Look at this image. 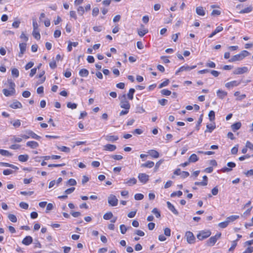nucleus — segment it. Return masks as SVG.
Returning a JSON list of instances; mask_svg holds the SVG:
<instances>
[{
    "mask_svg": "<svg viewBox=\"0 0 253 253\" xmlns=\"http://www.w3.org/2000/svg\"><path fill=\"white\" fill-rule=\"evenodd\" d=\"M119 99L121 100L120 105L122 108H124L125 109H130V105L126 99V94H123V95L119 96Z\"/></svg>",
    "mask_w": 253,
    "mask_h": 253,
    "instance_id": "f03ea898",
    "label": "nucleus"
},
{
    "mask_svg": "<svg viewBox=\"0 0 253 253\" xmlns=\"http://www.w3.org/2000/svg\"><path fill=\"white\" fill-rule=\"evenodd\" d=\"M152 212L155 214L157 218H159L161 216L160 212L158 211L157 208H154L152 211Z\"/></svg>",
    "mask_w": 253,
    "mask_h": 253,
    "instance_id": "864d4df0",
    "label": "nucleus"
},
{
    "mask_svg": "<svg viewBox=\"0 0 253 253\" xmlns=\"http://www.w3.org/2000/svg\"><path fill=\"white\" fill-rule=\"evenodd\" d=\"M137 180L135 178L132 177L129 179H126L124 182L125 184H127L129 186H132L136 183Z\"/></svg>",
    "mask_w": 253,
    "mask_h": 253,
    "instance_id": "dca6fc26",
    "label": "nucleus"
},
{
    "mask_svg": "<svg viewBox=\"0 0 253 253\" xmlns=\"http://www.w3.org/2000/svg\"><path fill=\"white\" fill-rule=\"evenodd\" d=\"M237 244V240L232 241L231 247L229 249V252L233 251L236 248Z\"/></svg>",
    "mask_w": 253,
    "mask_h": 253,
    "instance_id": "6e6d98bb",
    "label": "nucleus"
},
{
    "mask_svg": "<svg viewBox=\"0 0 253 253\" xmlns=\"http://www.w3.org/2000/svg\"><path fill=\"white\" fill-rule=\"evenodd\" d=\"M253 10V6H250L249 7H247L243 9H242L240 12L239 13L243 14V13H248L251 12Z\"/></svg>",
    "mask_w": 253,
    "mask_h": 253,
    "instance_id": "7c9ffc66",
    "label": "nucleus"
},
{
    "mask_svg": "<svg viewBox=\"0 0 253 253\" xmlns=\"http://www.w3.org/2000/svg\"><path fill=\"white\" fill-rule=\"evenodd\" d=\"M154 166V163L152 161H148L145 163L141 165V168H151Z\"/></svg>",
    "mask_w": 253,
    "mask_h": 253,
    "instance_id": "aec40b11",
    "label": "nucleus"
},
{
    "mask_svg": "<svg viewBox=\"0 0 253 253\" xmlns=\"http://www.w3.org/2000/svg\"><path fill=\"white\" fill-rule=\"evenodd\" d=\"M215 64L212 61H209L206 63V66L210 68H213L215 67Z\"/></svg>",
    "mask_w": 253,
    "mask_h": 253,
    "instance_id": "69168bd1",
    "label": "nucleus"
},
{
    "mask_svg": "<svg viewBox=\"0 0 253 253\" xmlns=\"http://www.w3.org/2000/svg\"><path fill=\"white\" fill-rule=\"evenodd\" d=\"M67 184L70 186H74L77 184V182L74 179L71 178L67 181Z\"/></svg>",
    "mask_w": 253,
    "mask_h": 253,
    "instance_id": "79ce46f5",
    "label": "nucleus"
},
{
    "mask_svg": "<svg viewBox=\"0 0 253 253\" xmlns=\"http://www.w3.org/2000/svg\"><path fill=\"white\" fill-rule=\"evenodd\" d=\"M11 74L13 77L18 78L19 75V72L17 69L13 68L11 70Z\"/></svg>",
    "mask_w": 253,
    "mask_h": 253,
    "instance_id": "58836bf2",
    "label": "nucleus"
},
{
    "mask_svg": "<svg viewBox=\"0 0 253 253\" xmlns=\"http://www.w3.org/2000/svg\"><path fill=\"white\" fill-rule=\"evenodd\" d=\"M33 35L34 37L37 40H40L41 38V35H40V32L38 30H33Z\"/></svg>",
    "mask_w": 253,
    "mask_h": 253,
    "instance_id": "c9c22d12",
    "label": "nucleus"
},
{
    "mask_svg": "<svg viewBox=\"0 0 253 253\" xmlns=\"http://www.w3.org/2000/svg\"><path fill=\"white\" fill-rule=\"evenodd\" d=\"M148 32V30L147 29H143L142 30H138V34L141 37H143Z\"/></svg>",
    "mask_w": 253,
    "mask_h": 253,
    "instance_id": "a18cd8bd",
    "label": "nucleus"
},
{
    "mask_svg": "<svg viewBox=\"0 0 253 253\" xmlns=\"http://www.w3.org/2000/svg\"><path fill=\"white\" fill-rule=\"evenodd\" d=\"M211 232L210 230L202 231L197 236L199 240H203L210 236Z\"/></svg>",
    "mask_w": 253,
    "mask_h": 253,
    "instance_id": "7ed1b4c3",
    "label": "nucleus"
},
{
    "mask_svg": "<svg viewBox=\"0 0 253 253\" xmlns=\"http://www.w3.org/2000/svg\"><path fill=\"white\" fill-rule=\"evenodd\" d=\"M250 54V53L247 50H243L239 54L234 55L232 58L229 59V62H233L237 61H241L245 57Z\"/></svg>",
    "mask_w": 253,
    "mask_h": 253,
    "instance_id": "f257e3e1",
    "label": "nucleus"
},
{
    "mask_svg": "<svg viewBox=\"0 0 253 253\" xmlns=\"http://www.w3.org/2000/svg\"><path fill=\"white\" fill-rule=\"evenodd\" d=\"M217 240H216V238L215 237L212 236L211 237L209 240L208 241V244L209 245H213L216 242Z\"/></svg>",
    "mask_w": 253,
    "mask_h": 253,
    "instance_id": "4c0bfd02",
    "label": "nucleus"
},
{
    "mask_svg": "<svg viewBox=\"0 0 253 253\" xmlns=\"http://www.w3.org/2000/svg\"><path fill=\"white\" fill-rule=\"evenodd\" d=\"M0 154L4 156H11L12 154L7 150L0 149Z\"/></svg>",
    "mask_w": 253,
    "mask_h": 253,
    "instance_id": "e433bc0d",
    "label": "nucleus"
},
{
    "mask_svg": "<svg viewBox=\"0 0 253 253\" xmlns=\"http://www.w3.org/2000/svg\"><path fill=\"white\" fill-rule=\"evenodd\" d=\"M217 96L220 99H223L227 95V92L221 89H218L217 91Z\"/></svg>",
    "mask_w": 253,
    "mask_h": 253,
    "instance_id": "a211bd4d",
    "label": "nucleus"
},
{
    "mask_svg": "<svg viewBox=\"0 0 253 253\" xmlns=\"http://www.w3.org/2000/svg\"><path fill=\"white\" fill-rule=\"evenodd\" d=\"M13 172V171L10 169H4L3 171V174L5 175H8L12 174Z\"/></svg>",
    "mask_w": 253,
    "mask_h": 253,
    "instance_id": "052dcab7",
    "label": "nucleus"
},
{
    "mask_svg": "<svg viewBox=\"0 0 253 253\" xmlns=\"http://www.w3.org/2000/svg\"><path fill=\"white\" fill-rule=\"evenodd\" d=\"M75 190V187H71V188H68L67 190H66L64 191V193L66 195L70 194H71L72 192H73Z\"/></svg>",
    "mask_w": 253,
    "mask_h": 253,
    "instance_id": "680f3d73",
    "label": "nucleus"
},
{
    "mask_svg": "<svg viewBox=\"0 0 253 253\" xmlns=\"http://www.w3.org/2000/svg\"><path fill=\"white\" fill-rule=\"evenodd\" d=\"M228 224L229 223L228 221L226 220L225 221L219 223L218 224V226L221 228H225L228 225Z\"/></svg>",
    "mask_w": 253,
    "mask_h": 253,
    "instance_id": "8fccbe9b",
    "label": "nucleus"
},
{
    "mask_svg": "<svg viewBox=\"0 0 253 253\" xmlns=\"http://www.w3.org/2000/svg\"><path fill=\"white\" fill-rule=\"evenodd\" d=\"M148 153L153 158H157L159 157V153L155 150H150Z\"/></svg>",
    "mask_w": 253,
    "mask_h": 253,
    "instance_id": "393cba45",
    "label": "nucleus"
},
{
    "mask_svg": "<svg viewBox=\"0 0 253 253\" xmlns=\"http://www.w3.org/2000/svg\"><path fill=\"white\" fill-rule=\"evenodd\" d=\"M8 83L9 84V87L11 90L12 93H15V83L12 81L11 80H8Z\"/></svg>",
    "mask_w": 253,
    "mask_h": 253,
    "instance_id": "a878e982",
    "label": "nucleus"
},
{
    "mask_svg": "<svg viewBox=\"0 0 253 253\" xmlns=\"http://www.w3.org/2000/svg\"><path fill=\"white\" fill-rule=\"evenodd\" d=\"M19 206L20 208L25 209V210L28 209V208L29 207L28 204L27 203H26L25 202H21V203H20Z\"/></svg>",
    "mask_w": 253,
    "mask_h": 253,
    "instance_id": "4d7b16f0",
    "label": "nucleus"
},
{
    "mask_svg": "<svg viewBox=\"0 0 253 253\" xmlns=\"http://www.w3.org/2000/svg\"><path fill=\"white\" fill-rule=\"evenodd\" d=\"M116 148V146L115 145L107 144L104 146V150L112 152L115 151Z\"/></svg>",
    "mask_w": 253,
    "mask_h": 253,
    "instance_id": "2eb2a0df",
    "label": "nucleus"
},
{
    "mask_svg": "<svg viewBox=\"0 0 253 253\" xmlns=\"http://www.w3.org/2000/svg\"><path fill=\"white\" fill-rule=\"evenodd\" d=\"M144 198V195L141 193H137L134 195V199L136 200H141Z\"/></svg>",
    "mask_w": 253,
    "mask_h": 253,
    "instance_id": "3c124183",
    "label": "nucleus"
},
{
    "mask_svg": "<svg viewBox=\"0 0 253 253\" xmlns=\"http://www.w3.org/2000/svg\"><path fill=\"white\" fill-rule=\"evenodd\" d=\"M110 157L116 160H121L123 158V156L120 155H111Z\"/></svg>",
    "mask_w": 253,
    "mask_h": 253,
    "instance_id": "bf43d9fd",
    "label": "nucleus"
},
{
    "mask_svg": "<svg viewBox=\"0 0 253 253\" xmlns=\"http://www.w3.org/2000/svg\"><path fill=\"white\" fill-rule=\"evenodd\" d=\"M189 66L188 65H184L179 68V69L176 72L175 74L178 75L179 72H183L184 71H189Z\"/></svg>",
    "mask_w": 253,
    "mask_h": 253,
    "instance_id": "c756f323",
    "label": "nucleus"
},
{
    "mask_svg": "<svg viewBox=\"0 0 253 253\" xmlns=\"http://www.w3.org/2000/svg\"><path fill=\"white\" fill-rule=\"evenodd\" d=\"M215 128V125H211L208 124L207 125V129L205 130V132H209L211 133Z\"/></svg>",
    "mask_w": 253,
    "mask_h": 253,
    "instance_id": "473e14b6",
    "label": "nucleus"
},
{
    "mask_svg": "<svg viewBox=\"0 0 253 253\" xmlns=\"http://www.w3.org/2000/svg\"><path fill=\"white\" fill-rule=\"evenodd\" d=\"M119 139L118 136L108 135L106 136V140L110 142H114Z\"/></svg>",
    "mask_w": 253,
    "mask_h": 253,
    "instance_id": "5701e85b",
    "label": "nucleus"
},
{
    "mask_svg": "<svg viewBox=\"0 0 253 253\" xmlns=\"http://www.w3.org/2000/svg\"><path fill=\"white\" fill-rule=\"evenodd\" d=\"M15 128H18L21 126V122L19 120H16L13 122H11Z\"/></svg>",
    "mask_w": 253,
    "mask_h": 253,
    "instance_id": "09e8293b",
    "label": "nucleus"
},
{
    "mask_svg": "<svg viewBox=\"0 0 253 253\" xmlns=\"http://www.w3.org/2000/svg\"><path fill=\"white\" fill-rule=\"evenodd\" d=\"M19 47L20 51L18 55L20 57H21L26 51V44L25 43H21L19 44Z\"/></svg>",
    "mask_w": 253,
    "mask_h": 253,
    "instance_id": "4468645a",
    "label": "nucleus"
},
{
    "mask_svg": "<svg viewBox=\"0 0 253 253\" xmlns=\"http://www.w3.org/2000/svg\"><path fill=\"white\" fill-rule=\"evenodd\" d=\"M108 202L110 206L112 207H115L117 206L118 203V200L116 198V196L113 194H111L108 197Z\"/></svg>",
    "mask_w": 253,
    "mask_h": 253,
    "instance_id": "20e7f679",
    "label": "nucleus"
},
{
    "mask_svg": "<svg viewBox=\"0 0 253 253\" xmlns=\"http://www.w3.org/2000/svg\"><path fill=\"white\" fill-rule=\"evenodd\" d=\"M26 146L30 147L32 149H35L39 147V144L36 141H31L27 142Z\"/></svg>",
    "mask_w": 253,
    "mask_h": 253,
    "instance_id": "f3484780",
    "label": "nucleus"
},
{
    "mask_svg": "<svg viewBox=\"0 0 253 253\" xmlns=\"http://www.w3.org/2000/svg\"><path fill=\"white\" fill-rule=\"evenodd\" d=\"M169 83V79H167L165 81L163 82L161 84H160L159 85V88H161L163 87L167 86Z\"/></svg>",
    "mask_w": 253,
    "mask_h": 253,
    "instance_id": "49530a36",
    "label": "nucleus"
},
{
    "mask_svg": "<svg viewBox=\"0 0 253 253\" xmlns=\"http://www.w3.org/2000/svg\"><path fill=\"white\" fill-rule=\"evenodd\" d=\"M248 71V68L247 67H238L233 71V74L234 75H240L247 73Z\"/></svg>",
    "mask_w": 253,
    "mask_h": 253,
    "instance_id": "0eeeda50",
    "label": "nucleus"
},
{
    "mask_svg": "<svg viewBox=\"0 0 253 253\" xmlns=\"http://www.w3.org/2000/svg\"><path fill=\"white\" fill-rule=\"evenodd\" d=\"M138 178L140 182L145 184L149 180V175L144 173H141L138 174Z\"/></svg>",
    "mask_w": 253,
    "mask_h": 253,
    "instance_id": "6e6552de",
    "label": "nucleus"
},
{
    "mask_svg": "<svg viewBox=\"0 0 253 253\" xmlns=\"http://www.w3.org/2000/svg\"><path fill=\"white\" fill-rule=\"evenodd\" d=\"M67 106L69 108H71L72 109H76L77 107V104L75 103L68 102L67 104Z\"/></svg>",
    "mask_w": 253,
    "mask_h": 253,
    "instance_id": "37998d69",
    "label": "nucleus"
},
{
    "mask_svg": "<svg viewBox=\"0 0 253 253\" xmlns=\"http://www.w3.org/2000/svg\"><path fill=\"white\" fill-rule=\"evenodd\" d=\"M8 219L12 222H16L17 221L16 216L12 214H9L8 216Z\"/></svg>",
    "mask_w": 253,
    "mask_h": 253,
    "instance_id": "c03bdc74",
    "label": "nucleus"
},
{
    "mask_svg": "<svg viewBox=\"0 0 253 253\" xmlns=\"http://www.w3.org/2000/svg\"><path fill=\"white\" fill-rule=\"evenodd\" d=\"M239 218V215H234L228 216L226 218V220L228 221V223L231 222H233L236 219Z\"/></svg>",
    "mask_w": 253,
    "mask_h": 253,
    "instance_id": "cd10ccee",
    "label": "nucleus"
},
{
    "mask_svg": "<svg viewBox=\"0 0 253 253\" xmlns=\"http://www.w3.org/2000/svg\"><path fill=\"white\" fill-rule=\"evenodd\" d=\"M185 236L186 237L187 241L189 244H193L195 241V237L192 232L187 231L186 233Z\"/></svg>",
    "mask_w": 253,
    "mask_h": 253,
    "instance_id": "39448f33",
    "label": "nucleus"
},
{
    "mask_svg": "<svg viewBox=\"0 0 253 253\" xmlns=\"http://www.w3.org/2000/svg\"><path fill=\"white\" fill-rule=\"evenodd\" d=\"M182 195V192L181 191H178L177 192H174L170 194L171 197H174L175 196L180 197Z\"/></svg>",
    "mask_w": 253,
    "mask_h": 253,
    "instance_id": "5fc2aeb1",
    "label": "nucleus"
},
{
    "mask_svg": "<svg viewBox=\"0 0 253 253\" xmlns=\"http://www.w3.org/2000/svg\"><path fill=\"white\" fill-rule=\"evenodd\" d=\"M168 100L166 99H161L159 100V103L160 104H161L162 106H165L168 103Z\"/></svg>",
    "mask_w": 253,
    "mask_h": 253,
    "instance_id": "338daca9",
    "label": "nucleus"
},
{
    "mask_svg": "<svg viewBox=\"0 0 253 253\" xmlns=\"http://www.w3.org/2000/svg\"><path fill=\"white\" fill-rule=\"evenodd\" d=\"M33 242V238L30 236L25 237L22 241L23 244L28 246Z\"/></svg>",
    "mask_w": 253,
    "mask_h": 253,
    "instance_id": "9d476101",
    "label": "nucleus"
},
{
    "mask_svg": "<svg viewBox=\"0 0 253 253\" xmlns=\"http://www.w3.org/2000/svg\"><path fill=\"white\" fill-rule=\"evenodd\" d=\"M209 119L211 121H212L215 119V113L213 111H211L209 113Z\"/></svg>",
    "mask_w": 253,
    "mask_h": 253,
    "instance_id": "de8ad7c7",
    "label": "nucleus"
},
{
    "mask_svg": "<svg viewBox=\"0 0 253 253\" xmlns=\"http://www.w3.org/2000/svg\"><path fill=\"white\" fill-rule=\"evenodd\" d=\"M77 11L79 14L83 15L84 12V8L83 6H80L78 8Z\"/></svg>",
    "mask_w": 253,
    "mask_h": 253,
    "instance_id": "0e129e2a",
    "label": "nucleus"
},
{
    "mask_svg": "<svg viewBox=\"0 0 253 253\" xmlns=\"http://www.w3.org/2000/svg\"><path fill=\"white\" fill-rule=\"evenodd\" d=\"M227 166L229 167V168H227V167H224L223 168H222L221 169V171L222 172H229L230 171L232 170V169L231 168H235L236 167V164L234 162H228L227 164Z\"/></svg>",
    "mask_w": 253,
    "mask_h": 253,
    "instance_id": "423d86ee",
    "label": "nucleus"
},
{
    "mask_svg": "<svg viewBox=\"0 0 253 253\" xmlns=\"http://www.w3.org/2000/svg\"><path fill=\"white\" fill-rule=\"evenodd\" d=\"M161 93L163 95L169 96L171 94V92L167 89H163L161 91Z\"/></svg>",
    "mask_w": 253,
    "mask_h": 253,
    "instance_id": "a19ab883",
    "label": "nucleus"
},
{
    "mask_svg": "<svg viewBox=\"0 0 253 253\" xmlns=\"http://www.w3.org/2000/svg\"><path fill=\"white\" fill-rule=\"evenodd\" d=\"M79 43L78 42H71L70 41H69L68 42V45L67 47V50L68 52L71 51L72 50V46L76 47L78 46Z\"/></svg>",
    "mask_w": 253,
    "mask_h": 253,
    "instance_id": "412c9836",
    "label": "nucleus"
},
{
    "mask_svg": "<svg viewBox=\"0 0 253 253\" xmlns=\"http://www.w3.org/2000/svg\"><path fill=\"white\" fill-rule=\"evenodd\" d=\"M26 133L32 138L35 139L36 140H39L41 138V137L38 135L34 132L31 130H28L26 131Z\"/></svg>",
    "mask_w": 253,
    "mask_h": 253,
    "instance_id": "9b49d317",
    "label": "nucleus"
},
{
    "mask_svg": "<svg viewBox=\"0 0 253 253\" xmlns=\"http://www.w3.org/2000/svg\"><path fill=\"white\" fill-rule=\"evenodd\" d=\"M198 160H199V158L197 157V156L195 154H193L189 157L188 161H189V162L195 163V162L198 161Z\"/></svg>",
    "mask_w": 253,
    "mask_h": 253,
    "instance_id": "c85d7f7f",
    "label": "nucleus"
},
{
    "mask_svg": "<svg viewBox=\"0 0 253 253\" xmlns=\"http://www.w3.org/2000/svg\"><path fill=\"white\" fill-rule=\"evenodd\" d=\"M253 252V247L247 248L243 253H252Z\"/></svg>",
    "mask_w": 253,
    "mask_h": 253,
    "instance_id": "774afa93",
    "label": "nucleus"
},
{
    "mask_svg": "<svg viewBox=\"0 0 253 253\" xmlns=\"http://www.w3.org/2000/svg\"><path fill=\"white\" fill-rule=\"evenodd\" d=\"M196 13L200 16H204L205 15V12L204 8L202 6H199L196 7Z\"/></svg>",
    "mask_w": 253,
    "mask_h": 253,
    "instance_id": "4be33fe9",
    "label": "nucleus"
},
{
    "mask_svg": "<svg viewBox=\"0 0 253 253\" xmlns=\"http://www.w3.org/2000/svg\"><path fill=\"white\" fill-rule=\"evenodd\" d=\"M238 151V145H237L233 147L231 149V152L232 154H236Z\"/></svg>",
    "mask_w": 253,
    "mask_h": 253,
    "instance_id": "e2e57ef3",
    "label": "nucleus"
},
{
    "mask_svg": "<svg viewBox=\"0 0 253 253\" xmlns=\"http://www.w3.org/2000/svg\"><path fill=\"white\" fill-rule=\"evenodd\" d=\"M167 205L168 206V209L174 214L178 215V211L175 209L174 206L172 205L168 201L167 202Z\"/></svg>",
    "mask_w": 253,
    "mask_h": 253,
    "instance_id": "ddd939ff",
    "label": "nucleus"
},
{
    "mask_svg": "<svg viewBox=\"0 0 253 253\" xmlns=\"http://www.w3.org/2000/svg\"><path fill=\"white\" fill-rule=\"evenodd\" d=\"M120 231L122 234H125L126 231H127V228L124 224H122L120 226Z\"/></svg>",
    "mask_w": 253,
    "mask_h": 253,
    "instance_id": "603ef678",
    "label": "nucleus"
},
{
    "mask_svg": "<svg viewBox=\"0 0 253 253\" xmlns=\"http://www.w3.org/2000/svg\"><path fill=\"white\" fill-rule=\"evenodd\" d=\"M113 217V214L112 212L111 211L106 213L103 215V218L105 220H109V219H111Z\"/></svg>",
    "mask_w": 253,
    "mask_h": 253,
    "instance_id": "72a5a7b5",
    "label": "nucleus"
},
{
    "mask_svg": "<svg viewBox=\"0 0 253 253\" xmlns=\"http://www.w3.org/2000/svg\"><path fill=\"white\" fill-rule=\"evenodd\" d=\"M241 123L240 122L234 123L232 125H231L232 130L234 132H235L236 130L239 129L241 128Z\"/></svg>",
    "mask_w": 253,
    "mask_h": 253,
    "instance_id": "6ab92c4d",
    "label": "nucleus"
},
{
    "mask_svg": "<svg viewBox=\"0 0 253 253\" xmlns=\"http://www.w3.org/2000/svg\"><path fill=\"white\" fill-rule=\"evenodd\" d=\"M57 148L58 150L65 153H69L70 152V148L66 146H62L61 147H58Z\"/></svg>",
    "mask_w": 253,
    "mask_h": 253,
    "instance_id": "f704fd0d",
    "label": "nucleus"
},
{
    "mask_svg": "<svg viewBox=\"0 0 253 253\" xmlns=\"http://www.w3.org/2000/svg\"><path fill=\"white\" fill-rule=\"evenodd\" d=\"M9 107L12 109H15L18 108H22V105L19 101L16 100L9 105Z\"/></svg>",
    "mask_w": 253,
    "mask_h": 253,
    "instance_id": "f8f14e48",
    "label": "nucleus"
},
{
    "mask_svg": "<svg viewBox=\"0 0 253 253\" xmlns=\"http://www.w3.org/2000/svg\"><path fill=\"white\" fill-rule=\"evenodd\" d=\"M79 75L82 77H86L88 74L89 72L86 69H82L79 71Z\"/></svg>",
    "mask_w": 253,
    "mask_h": 253,
    "instance_id": "b1692460",
    "label": "nucleus"
},
{
    "mask_svg": "<svg viewBox=\"0 0 253 253\" xmlns=\"http://www.w3.org/2000/svg\"><path fill=\"white\" fill-rule=\"evenodd\" d=\"M2 92L5 96H9L15 93H12L11 90H9L7 89H3Z\"/></svg>",
    "mask_w": 253,
    "mask_h": 253,
    "instance_id": "ea45409f",
    "label": "nucleus"
},
{
    "mask_svg": "<svg viewBox=\"0 0 253 253\" xmlns=\"http://www.w3.org/2000/svg\"><path fill=\"white\" fill-rule=\"evenodd\" d=\"M135 90L134 88H130L127 93V97L129 100H132L133 98V94L135 92Z\"/></svg>",
    "mask_w": 253,
    "mask_h": 253,
    "instance_id": "2f4dec72",
    "label": "nucleus"
},
{
    "mask_svg": "<svg viewBox=\"0 0 253 253\" xmlns=\"http://www.w3.org/2000/svg\"><path fill=\"white\" fill-rule=\"evenodd\" d=\"M241 83V81H233L225 84V86L227 88H230L239 85Z\"/></svg>",
    "mask_w": 253,
    "mask_h": 253,
    "instance_id": "1a4fd4ad",
    "label": "nucleus"
},
{
    "mask_svg": "<svg viewBox=\"0 0 253 253\" xmlns=\"http://www.w3.org/2000/svg\"><path fill=\"white\" fill-rule=\"evenodd\" d=\"M29 156L27 154L20 155L18 156V160L22 162H25L28 161Z\"/></svg>",
    "mask_w": 253,
    "mask_h": 253,
    "instance_id": "bb28decb",
    "label": "nucleus"
},
{
    "mask_svg": "<svg viewBox=\"0 0 253 253\" xmlns=\"http://www.w3.org/2000/svg\"><path fill=\"white\" fill-rule=\"evenodd\" d=\"M145 111L144 109L142 106H137L136 107V112L137 113L141 114V113L145 112Z\"/></svg>",
    "mask_w": 253,
    "mask_h": 253,
    "instance_id": "13d9d810",
    "label": "nucleus"
}]
</instances>
